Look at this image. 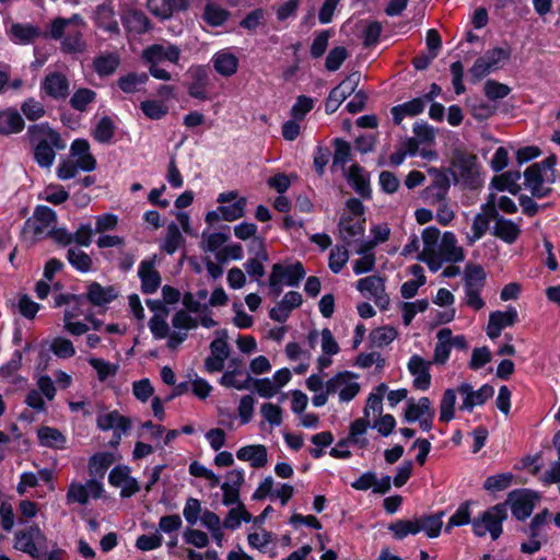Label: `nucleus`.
<instances>
[{
  "label": "nucleus",
  "mask_w": 560,
  "mask_h": 560,
  "mask_svg": "<svg viewBox=\"0 0 560 560\" xmlns=\"http://www.w3.org/2000/svg\"><path fill=\"white\" fill-rule=\"evenodd\" d=\"M27 136L34 147V160L43 168H50L56 159V152L66 149L67 143L60 133L48 124L32 125Z\"/></svg>",
  "instance_id": "f257e3e1"
},
{
  "label": "nucleus",
  "mask_w": 560,
  "mask_h": 560,
  "mask_svg": "<svg viewBox=\"0 0 560 560\" xmlns=\"http://www.w3.org/2000/svg\"><path fill=\"white\" fill-rule=\"evenodd\" d=\"M46 536L38 525L33 524L14 534V549L28 555L34 560H61L65 551L54 544L49 552L43 551Z\"/></svg>",
  "instance_id": "f03ea898"
},
{
  "label": "nucleus",
  "mask_w": 560,
  "mask_h": 560,
  "mask_svg": "<svg viewBox=\"0 0 560 560\" xmlns=\"http://www.w3.org/2000/svg\"><path fill=\"white\" fill-rule=\"evenodd\" d=\"M84 22L79 14H73L69 19L56 18L51 21L48 36L52 39H61V48L69 54L82 52L85 49V43L81 28Z\"/></svg>",
  "instance_id": "7ed1b4c3"
},
{
  "label": "nucleus",
  "mask_w": 560,
  "mask_h": 560,
  "mask_svg": "<svg viewBox=\"0 0 560 560\" xmlns=\"http://www.w3.org/2000/svg\"><path fill=\"white\" fill-rule=\"evenodd\" d=\"M443 516L444 512H440L431 515H421L411 520H397L389 524L388 529L397 540L421 532L429 538H436L441 534Z\"/></svg>",
  "instance_id": "20e7f679"
},
{
  "label": "nucleus",
  "mask_w": 560,
  "mask_h": 560,
  "mask_svg": "<svg viewBox=\"0 0 560 560\" xmlns=\"http://www.w3.org/2000/svg\"><path fill=\"white\" fill-rule=\"evenodd\" d=\"M556 155H549L539 163H534L524 172V185L533 197L544 198L551 192V185L556 182Z\"/></svg>",
  "instance_id": "39448f33"
},
{
  "label": "nucleus",
  "mask_w": 560,
  "mask_h": 560,
  "mask_svg": "<svg viewBox=\"0 0 560 560\" xmlns=\"http://www.w3.org/2000/svg\"><path fill=\"white\" fill-rule=\"evenodd\" d=\"M180 56V47L166 40L152 44L142 51V59L149 66L150 74L153 78L163 81H170L172 75L167 70L161 68L160 63L167 61L170 63L177 65Z\"/></svg>",
  "instance_id": "423d86ee"
},
{
  "label": "nucleus",
  "mask_w": 560,
  "mask_h": 560,
  "mask_svg": "<svg viewBox=\"0 0 560 560\" xmlns=\"http://www.w3.org/2000/svg\"><path fill=\"white\" fill-rule=\"evenodd\" d=\"M364 207L357 198H351L346 203V212L339 221V236L347 245L359 241L365 231Z\"/></svg>",
  "instance_id": "0eeeda50"
},
{
  "label": "nucleus",
  "mask_w": 560,
  "mask_h": 560,
  "mask_svg": "<svg viewBox=\"0 0 560 560\" xmlns=\"http://www.w3.org/2000/svg\"><path fill=\"white\" fill-rule=\"evenodd\" d=\"M506 517L508 511L505 504H497L471 522L474 534L478 537L490 534L491 538L495 540L502 534V523Z\"/></svg>",
  "instance_id": "6e6552de"
},
{
  "label": "nucleus",
  "mask_w": 560,
  "mask_h": 560,
  "mask_svg": "<svg viewBox=\"0 0 560 560\" xmlns=\"http://www.w3.org/2000/svg\"><path fill=\"white\" fill-rule=\"evenodd\" d=\"M305 277V270L301 262L284 266L275 264L269 276V288L273 298H278L282 292V285L298 287Z\"/></svg>",
  "instance_id": "1a4fd4ad"
},
{
  "label": "nucleus",
  "mask_w": 560,
  "mask_h": 560,
  "mask_svg": "<svg viewBox=\"0 0 560 560\" xmlns=\"http://www.w3.org/2000/svg\"><path fill=\"white\" fill-rule=\"evenodd\" d=\"M357 380L358 376L352 372H339L326 382L328 393H331V395H338L340 402H349L361 389Z\"/></svg>",
  "instance_id": "9d476101"
},
{
  "label": "nucleus",
  "mask_w": 560,
  "mask_h": 560,
  "mask_svg": "<svg viewBox=\"0 0 560 560\" xmlns=\"http://www.w3.org/2000/svg\"><path fill=\"white\" fill-rule=\"evenodd\" d=\"M452 166L458 180L475 187L478 184L479 166L477 156L463 150H455Z\"/></svg>",
  "instance_id": "9b49d317"
},
{
  "label": "nucleus",
  "mask_w": 560,
  "mask_h": 560,
  "mask_svg": "<svg viewBox=\"0 0 560 560\" xmlns=\"http://www.w3.org/2000/svg\"><path fill=\"white\" fill-rule=\"evenodd\" d=\"M57 224V213L47 206H37L32 218L25 222L26 232L37 238H46Z\"/></svg>",
  "instance_id": "f8f14e48"
},
{
  "label": "nucleus",
  "mask_w": 560,
  "mask_h": 560,
  "mask_svg": "<svg viewBox=\"0 0 560 560\" xmlns=\"http://www.w3.org/2000/svg\"><path fill=\"white\" fill-rule=\"evenodd\" d=\"M435 411L432 401L428 397H421L418 401L409 399L405 411L407 422H419L423 431H430L433 427Z\"/></svg>",
  "instance_id": "ddd939ff"
},
{
  "label": "nucleus",
  "mask_w": 560,
  "mask_h": 560,
  "mask_svg": "<svg viewBox=\"0 0 560 560\" xmlns=\"http://www.w3.org/2000/svg\"><path fill=\"white\" fill-rule=\"evenodd\" d=\"M103 492V483L98 480L89 479L85 483L72 481L68 487L66 500L68 504L78 503L86 505L90 498L100 499Z\"/></svg>",
  "instance_id": "4468645a"
},
{
  "label": "nucleus",
  "mask_w": 560,
  "mask_h": 560,
  "mask_svg": "<svg viewBox=\"0 0 560 560\" xmlns=\"http://www.w3.org/2000/svg\"><path fill=\"white\" fill-rule=\"evenodd\" d=\"M198 319L185 310L177 311L172 317L174 331L168 336L167 347L175 350L188 337V331L197 328Z\"/></svg>",
  "instance_id": "2eb2a0df"
},
{
  "label": "nucleus",
  "mask_w": 560,
  "mask_h": 560,
  "mask_svg": "<svg viewBox=\"0 0 560 560\" xmlns=\"http://www.w3.org/2000/svg\"><path fill=\"white\" fill-rule=\"evenodd\" d=\"M355 288L363 296L372 299L381 308L388 306L389 298L385 292V282L382 277L373 275L361 278L357 281Z\"/></svg>",
  "instance_id": "dca6fc26"
},
{
  "label": "nucleus",
  "mask_w": 560,
  "mask_h": 560,
  "mask_svg": "<svg viewBox=\"0 0 560 560\" xmlns=\"http://www.w3.org/2000/svg\"><path fill=\"white\" fill-rule=\"evenodd\" d=\"M440 230L435 226L425 228L421 234L423 249L418 255V259L425 262L432 272L440 270V260L438 256H435L436 248L440 244Z\"/></svg>",
  "instance_id": "f3484780"
},
{
  "label": "nucleus",
  "mask_w": 560,
  "mask_h": 560,
  "mask_svg": "<svg viewBox=\"0 0 560 560\" xmlns=\"http://www.w3.org/2000/svg\"><path fill=\"white\" fill-rule=\"evenodd\" d=\"M457 393L462 397L460 409L470 411L476 406H481L491 398L494 395V388L491 385L485 384L479 389L474 390L470 384L462 383L457 387Z\"/></svg>",
  "instance_id": "a211bd4d"
},
{
  "label": "nucleus",
  "mask_w": 560,
  "mask_h": 560,
  "mask_svg": "<svg viewBox=\"0 0 560 560\" xmlns=\"http://www.w3.org/2000/svg\"><path fill=\"white\" fill-rule=\"evenodd\" d=\"M435 256L440 260L441 269L444 262L456 264L463 261L465 259V252L458 245L455 234L453 232H445L441 237Z\"/></svg>",
  "instance_id": "6ab92c4d"
},
{
  "label": "nucleus",
  "mask_w": 560,
  "mask_h": 560,
  "mask_svg": "<svg viewBox=\"0 0 560 560\" xmlns=\"http://www.w3.org/2000/svg\"><path fill=\"white\" fill-rule=\"evenodd\" d=\"M190 82L188 83V94L196 100H209L210 73L206 67L194 66L188 69Z\"/></svg>",
  "instance_id": "aec40b11"
},
{
  "label": "nucleus",
  "mask_w": 560,
  "mask_h": 560,
  "mask_svg": "<svg viewBox=\"0 0 560 560\" xmlns=\"http://www.w3.org/2000/svg\"><path fill=\"white\" fill-rule=\"evenodd\" d=\"M495 215L497 210L494 208V200L492 199L482 207V212L477 213L474 217L471 222V233L466 235V242L468 245H474L477 241L486 235L490 221Z\"/></svg>",
  "instance_id": "412c9836"
},
{
  "label": "nucleus",
  "mask_w": 560,
  "mask_h": 560,
  "mask_svg": "<svg viewBox=\"0 0 560 560\" xmlns=\"http://www.w3.org/2000/svg\"><path fill=\"white\" fill-rule=\"evenodd\" d=\"M429 172L434 175L433 183L422 191L423 200L431 206L446 201L450 189V182L446 175L436 168H430Z\"/></svg>",
  "instance_id": "4be33fe9"
},
{
  "label": "nucleus",
  "mask_w": 560,
  "mask_h": 560,
  "mask_svg": "<svg viewBox=\"0 0 560 560\" xmlns=\"http://www.w3.org/2000/svg\"><path fill=\"white\" fill-rule=\"evenodd\" d=\"M108 482L113 487L120 488V495L129 498L140 490V486L133 477L130 476V470L127 466H116L108 475Z\"/></svg>",
  "instance_id": "5701e85b"
},
{
  "label": "nucleus",
  "mask_w": 560,
  "mask_h": 560,
  "mask_svg": "<svg viewBox=\"0 0 560 560\" xmlns=\"http://www.w3.org/2000/svg\"><path fill=\"white\" fill-rule=\"evenodd\" d=\"M432 362L425 361L418 354L411 355L408 362V371L412 375V385L416 389L427 390L431 386L430 366Z\"/></svg>",
  "instance_id": "b1692460"
},
{
  "label": "nucleus",
  "mask_w": 560,
  "mask_h": 560,
  "mask_svg": "<svg viewBox=\"0 0 560 560\" xmlns=\"http://www.w3.org/2000/svg\"><path fill=\"white\" fill-rule=\"evenodd\" d=\"M517 316V311L513 306H509L504 312L495 311L490 313L487 326L488 337L490 339H497L504 328L515 324Z\"/></svg>",
  "instance_id": "393cba45"
},
{
  "label": "nucleus",
  "mask_w": 560,
  "mask_h": 560,
  "mask_svg": "<svg viewBox=\"0 0 560 560\" xmlns=\"http://www.w3.org/2000/svg\"><path fill=\"white\" fill-rule=\"evenodd\" d=\"M155 259L153 256L140 262L138 268V276L141 280V290L145 294L154 293L161 285L160 272L155 269Z\"/></svg>",
  "instance_id": "a878e982"
},
{
  "label": "nucleus",
  "mask_w": 560,
  "mask_h": 560,
  "mask_svg": "<svg viewBox=\"0 0 560 560\" xmlns=\"http://www.w3.org/2000/svg\"><path fill=\"white\" fill-rule=\"evenodd\" d=\"M508 503L511 505V512L517 520L527 518L534 510V501L527 490H515L509 494Z\"/></svg>",
  "instance_id": "bb28decb"
},
{
  "label": "nucleus",
  "mask_w": 560,
  "mask_h": 560,
  "mask_svg": "<svg viewBox=\"0 0 560 560\" xmlns=\"http://www.w3.org/2000/svg\"><path fill=\"white\" fill-rule=\"evenodd\" d=\"M42 90L54 100L66 98L69 95V81L62 73L52 72L43 80Z\"/></svg>",
  "instance_id": "cd10ccee"
},
{
  "label": "nucleus",
  "mask_w": 560,
  "mask_h": 560,
  "mask_svg": "<svg viewBox=\"0 0 560 560\" xmlns=\"http://www.w3.org/2000/svg\"><path fill=\"white\" fill-rule=\"evenodd\" d=\"M70 158L79 163L83 172H92L96 167V160L90 152L89 142L84 139H75L72 142Z\"/></svg>",
  "instance_id": "c85d7f7f"
},
{
  "label": "nucleus",
  "mask_w": 560,
  "mask_h": 560,
  "mask_svg": "<svg viewBox=\"0 0 560 560\" xmlns=\"http://www.w3.org/2000/svg\"><path fill=\"white\" fill-rule=\"evenodd\" d=\"M220 384L224 387L244 390L252 388V376L237 366L229 368L221 376Z\"/></svg>",
  "instance_id": "c756f323"
},
{
  "label": "nucleus",
  "mask_w": 560,
  "mask_h": 560,
  "mask_svg": "<svg viewBox=\"0 0 560 560\" xmlns=\"http://www.w3.org/2000/svg\"><path fill=\"white\" fill-rule=\"evenodd\" d=\"M96 424L102 431L115 430V432H118L119 436L130 429L129 419L121 416L116 410L100 415L96 419Z\"/></svg>",
  "instance_id": "7c9ffc66"
},
{
  "label": "nucleus",
  "mask_w": 560,
  "mask_h": 560,
  "mask_svg": "<svg viewBox=\"0 0 560 560\" xmlns=\"http://www.w3.org/2000/svg\"><path fill=\"white\" fill-rule=\"evenodd\" d=\"M211 61L214 70L222 77H232L238 69V58L229 49L215 52Z\"/></svg>",
  "instance_id": "2f4dec72"
},
{
  "label": "nucleus",
  "mask_w": 560,
  "mask_h": 560,
  "mask_svg": "<svg viewBox=\"0 0 560 560\" xmlns=\"http://www.w3.org/2000/svg\"><path fill=\"white\" fill-rule=\"evenodd\" d=\"M236 457L243 462H249L254 468H261L268 462L267 448L265 445L255 444L241 447Z\"/></svg>",
  "instance_id": "473e14b6"
},
{
  "label": "nucleus",
  "mask_w": 560,
  "mask_h": 560,
  "mask_svg": "<svg viewBox=\"0 0 560 560\" xmlns=\"http://www.w3.org/2000/svg\"><path fill=\"white\" fill-rule=\"evenodd\" d=\"M350 186L363 198L371 197L370 176L358 164H353L347 175Z\"/></svg>",
  "instance_id": "72a5a7b5"
},
{
  "label": "nucleus",
  "mask_w": 560,
  "mask_h": 560,
  "mask_svg": "<svg viewBox=\"0 0 560 560\" xmlns=\"http://www.w3.org/2000/svg\"><path fill=\"white\" fill-rule=\"evenodd\" d=\"M96 25L110 34H119V24L109 3L100 4L94 13Z\"/></svg>",
  "instance_id": "f704fd0d"
},
{
  "label": "nucleus",
  "mask_w": 560,
  "mask_h": 560,
  "mask_svg": "<svg viewBox=\"0 0 560 560\" xmlns=\"http://www.w3.org/2000/svg\"><path fill=\"white\" fill-rule=\"evenodd\" d=\"M24 120L15 108L0 110V135L19 133L24 129Z\"/></svg>",
  "instance_id": "c9c22d12"
},
{
  "label": "nucleus",
  "mask_w": 560,
  "mask_h": 560,
  "mask_svg": "<svg viewBox=\"0 0 560 560\" xmlns=\"http://www.w3.org/2000/svg\"><path fill=\"white\" fill-rule=\"evenodd\" d=\"M493 219L495 220L493 235L508 244H513L520 236V226L513 221L498 214Z\"/></svg>",
  "instance_id": "e433bc0d"
},
{
  "label": "nucleus",
  "mask_w": 560,
  "mask_h": 560,
  "mask_svg": "<svg viewBox=\"0 0 560 560\" xmlns=\"http://www.w3.org/2000/svg\"><path fill=\"white\" fill-rule=\"evenodd\" d=\"M425 107V100L421 97L413 98L404 104L396 105L392 108L393 120L399 125L407 116L413 117L423 112Z\"/></svg>",
  "instance_id": "4c0bfd02"
},
{
  "label": "nucleus",
  "mask_w": 560,
  "mask_h": 560,
  "mask_svg": "<svg viewBox=\"0 0 560 560\" xmlns=\"http://www.w3.org/2000/svg\"><path fill=\"white\" fill-rule=\"evenodd\" d=\"M122 24L128 32L135 34H144L151 28L149 18L141 11L129 10L122 16Z\"/></svg>",
  "instance_id": "58836bf2"
},
{
  "label": "nucleus",
  "mask_w": 560,
  "mask_h": 560,
  "mask_svg": "<svg viewBox=\"0 0 560 560\" xmlns=\"http://www.w3.org/2000/svg\"><path fill=\"white\" fill-rule=\"evenodd\" d=\"M436 338L438 342L434 348L432 363L443 365L450 358L452 330L450 328H442L438 331Z\"/></svg>",
  "instance_id": "ea45409f"
},
{
  "label": "nucleus",
  "mask_w": 560,
  "mask_h": 560,
  "mask_svg": "<svg viewBox=\"0 0 560 560\" xmlns=\"http://www.w3.org/2000/svg\"><path fill=\"white\" fill-rule=\"evenodd\" d=\"M113 463L114 456L110 453H97L93 455L88 466L90 479L101 481Z\"/></svg>",
  "instance_id": "a19ab883"
},
{
  "label": "nucleus",
  "mask_w": 560,
  "mask_h": 560,
  "mask_svg": "<svg viewBox=\"0 0 560 560\" xmlns=\"http://www.w3.org/2000/svg\"><path fill=\"white\" fill-rule=\"evenodd\" d=\"M39 28L30 24L15 23L11 25L10 36L16 44H30L39 36Z\"/></svg>",
  "instance_id": "79ce46f5"
},
{
  "label": "nucleus",
  "mask_w": 560,
  "mask_h": 560,
  "mask_svg": "<svg viewBox=\"0 0 560 560\" xmlns=\"http://www.w3.org/2000/svg\"><path fill=\"white\" fill-rule=\"evenodd\" d=\"M115 290L112 287L104 288L97 282L89 285L86 299L96 306H103L116 299Z\"/></svg>",
  "instance_id": "37998d69"
},
{
  "label": "nucleus",
  "mask_w": 560,
  "mask_h": 560,
  "mask_svg": "<svg viewBox=\"0 0 560 560\" xmlns=\"http://www.w3.org/2000/svg\"><path fill=\"white\" fill-rule=\"evenodd\" d=\"M62 303L67 304L62 320H67L68 316H71V319H78L80 316L85 317L86 314L83 310L85 302H84L83 298L77 296V295H70V296L60 295L57 299L56 304L61 305Z\"/></svg>",
  "instance_id": "c03bdc74"
},
{
  "label": "nucleus",
  "mask_w": 560,
  "mask_h": 560,
  "mask_svg": "<svg viewBox=\"0 0 560 560\" xmlns=\"http://www.w3.org/2000/svg\"><path fill=\"white\" fill-rule=\"evenodd\" d=\"M40 445L51 448H62L66 443L63 434L55 428L42 427L37 431Z\"/></svg>",
  "instance_id": "a18cd8bd"
},
{
  "label": "nucleus",
  "mask_w": 560,
  "mask_h": 560,
  "mask_svg": "<svg viewBox=\"0 0 560 560\" xmlns=\"http://www.w3.org/2000/svg\"><path fill=\"white\" fill-rule=\"evenodd\" d=\"M120 63V59L116 54H104L96 57L93 61V69L100 77L113 74Z\"/></svg>",
  "instance_id": "49530a36"
},
{
  "label": "nucleus",
  "mask_w": 560,
  "mask_h": 560,
  "mask_svg": "<svg viewBox=\"0 0 560 560\" xmlns=\"http://www.w3.org/2000/svg\"><path fill=\"white\" fill-rule=\"evenodd\" d=\"M369 427L370 420L364 418L354 420L350 425L349 436L347 439L353 445H357L361 448L365 447L369 444V441L365 438Z\"/></svg>",
  "instance_id": "de8ad7c7"
},
{
  "label": "nucleus",
  "mask_w": 560,
  "mask_h": 560,
  "mask_svg": "<svg viewBox=\"0 0 560 560\" xmlns=\"http://www.w3.org/2000/svg\"><path fill=\"white\" fill-rule=\"evenodd\" d=\"M229 235L223 232H207L201 234V248L203 252L214 253V256L220 252L228 242Z\"/></svg>",
  "instance_id": "09e8293b"
},
{
  "label": "nucleus",
  "mask_w": 560,
  "mask_h": 560,
  "mask_svg": "<svg viewBox=\"0 0 560 560\" xmlns=\"http://www.w3.org/2000/svg\"><path fill=\"white\" fill-rule=\"evenodd\" d=\"M486 282V272L479 265L468 264L465 267L464 289H483Z\"/></svg>",
  "instance_id": "8fccbe9b"
},
{
  "label": "nucleus",
  "mask_w": 560,
  "mask_h": 560,
  "mask_svg": "<svg viewBox=\"0 0 560 560\" xmlns=\"http://www.w3.org/2000/svg\"><path fill=\"white\" fill-rule=\"evenodd\" d=\"M521 179L520 172H506L500 176H497L492 180V185L498 190H508L509 192L516 195L521 190L518 180Z\"/></svg>",
  "instance_id": "3c124183"
},
{
  "label": "nucleus",
  "mask_w": 560,
  "mask_h": 560,
  "mask_svg": "<svg viewBox=\"0 0 560 560\" xmlns=\"http://www.w3.org/2000/svg\"><path fill=\"white\" fill-rule=\"evenodd\" d=\"M69 192L59 184H48L39 192L38 198L51 205L58 206L69 199Z\"/></svg>",
  "instance_id": "603ef678"
},
{
  "label": "nucleus",
  "mask_w": 560,
  "mask_h": 560,
  "mask_svg": "<svg viewBox=\"0 0 560 560\" xmlns=\"http://www.w3.org/2000/svg\"><path fill=\"white\" fill-rule=\"evenodd\" d=\"M69 264L80 272H89L92 269V258L79 247H71L67 252Z\"/></svg>",
  "instance_id": "864d4df0"
},
{
  "label": "nucleus",
  "mask_w": 560,
  "mask_h": 560,
  "mask_svg": "<svg viewBox=\"0 0 560 560\" xmlns=\"http://www.w3.org/2000/svg\"><path fill=\"white\" fill-rule=\"evenodd\" d=\"M148 79V74L144 72H130L124 77H120L117 81V84L125 93H136L142 85L147 83Z\"/></svg>",
  "instance_id": "5fc2aeb1"
},
{
  "label": "nucleus",
  "mask_w": 560,
  "mask_h": 560,
  "mask_svg": "<svg viewBox=\"0 0 560 560\" xmlns=\"http://www.w3.org/2000/svg\"><path fill=\"white\" fill-rule=\"evenodd\" d=\"M49 350L59 359H70L75 354L73 342L66 337L57 336L51 339Z\"/></svg>",
  "instance_id": "6e6d98bb"
},
{
  "label": "nucleus",
  "mask_w": 560,
  "mask_h": 560,
  "mask_svg": "<svg viewBox=\"0 0 560 560\" xmlns=\"http://www.w3.org/2000/svg\"><path fill=\"white\" fill-rule=\"evenodd\" d=\"M456 392L457 389L448 388L443 393L440 402V421L450 422L455 416V404H456Z\"/></svg>",
  "instance_id": "4d7b16f0"
},
{
  "label": "nucleus",
  "mask_w": 560,
  "mask_h": 560,
  "mask_svg": "<svg viewBox=\"0 0 560 560\" xmlns=\"http://www.w3.org/2000/svg\"><path fill=\"white\" fill-rule=\"evenodd\" d=\"M230 13L214 3H208L202 14L203 20L211 26H221L229 19Z\"/></svg>",
  "instance_id": "13d9d810"
},
{
  "label": "nucleus",
  "mask_w": 560,
  "mask_h": 560,
  "mask_svg": "<svg viewBox=\"0 0 560 560\" xmlns=\"http://www.w3.org/2000/svg\"><path fill=\"white\" fill-rule=\"evenodd\" d=\"M142 113L152 120H160L168 113V107L163 101L147 100L140 103Z\"/></svg>",
  "instance_id": "bf43d9fd"
},
{
  "label": "nucleus",
  "mask_w": 560,
  "mask_h": 560,
  "mask_svg": "<svg viewBox=\"0 0 560 560\" xmlns=\"http://www.w3.org/2000/svg\"><path fill=\"white\" fill-rule=\"evenodd\" d=\"M429 307L427 299L417 300L415 302H404L400 305L402 311V320L406 326H409L418 313H423Z\"/></svg>",
  "instance_id": "052dcab7"
},
{
  "label": "nucleus",
  "mask_w": 560,
  "mask_h": 560,
  "mask_svg": "<svg viewBox=\"0 0 560 560\" xmlns=\"http://www.w3.org/2000/svg\"><path fill=\"white\" fill-rule=\"evenodd\" d=\"M115 125L113 120L105 116L102 117L95 126L93 131L94 139L100 143H107L114 137Z\"/></svg>",
  "instance_id": "680f3d73"
},
{
  "label": "nucleus",
  "mask_w": 560,
  "mask_h": 560,
  "mask_svg": "<svg viewBox=\"0 0 560 560\" xmlns=\"http://www.w3.org/2000/svg\"><path fill=\"white\" fill-rule=\"evenodd\" d=\"M250 520L252 515L246 511L245 505L240 503L236 508L229 511L223 524L226 528L235 529L241 525L242 521L248 523Z\"/></svg>",
  "instance_id": "e2e57ef3"
},
{
  "label": "nucleus",
  "mask_w": 560,
  "mask_h": 560,
  "mask_svg": "<svg viewBox=\"0 0 560 560\" xmlns=\"http://www.w3.org/2000/svg\"><path fill=\"white\" fill-rule=\"evenodd\" d=\"M183 243V236L178 229V225L175 223H170L166 229V236L163 243V250L167 254H174L180 244Z\"/></svg>",
  "instance_id": "0e129e2a"
},
{
  "label": "nucleus",
  "mask_w": 560,
  "mask_h": 560,
  "mask_svg": "<svg viewBox=\"0 0 560 560\" xmlns=\"http://www.w3.org/2000/svg\"><path fill=\"white\" fill-rule=\"evenodd\" d=\"M349 260V252L343 246H335L329 254L328 266L334 273H339Z\"/></svg>",
  "instance_id": "69168bd1"
},
{
  "label": "nucleus",
  "mask_w": 560,
  "mask_h": 560,
  "mask_svg": "<svg viewBox=\"0 0 560 560\" xmlns=\"http://www.w3.org/2000/svg\"><path fill=\"white\" fill-rule=\"evenodd\" d=\"M246 199L240 198L228 206H220L219 211L225 221H235L245 213Z\"/></svg>",
  "instance_id": "338daca9"
},
{
  "label": "nucleus",
  "mask_w": 560,
  "mask_h": 560,
  "mask_svg": "<svg viewBox=\"0 0 560 560\" xmlns=\"http://www.w3.org/2000/svg\"><path fill=\"white\" fill-rule=\"evenodd\" d=\"M79 171H81V166L77 161L72 160L71 158L61 159L56 168V175L60 180H68L74 178Z\"/></svg>",
  "instance_id": "774afa93"
}]
</instances>
